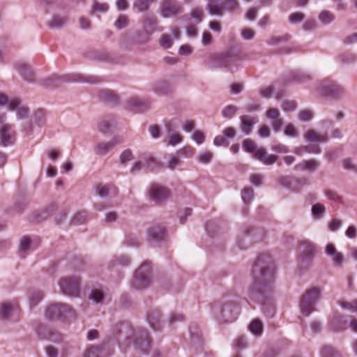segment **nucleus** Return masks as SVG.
<instances>
[{
    "mask_svg": "<svg viewBox=\"0 0 357 357\" xmlns=\"http://www.w3.org/2000/svg\"><path fill=\"white\" fill-rule=\"evenodd\" d=\"M99 97L102 100L109 103H114L118 101L116 95L109 89H104L100 91Z\"/></svg>",
    "mask_w": 357,
    "mask_h": 357,
    "instance_id": "26",
    "label": "nucleus"
},
{
    "mask_svg": "<svg viewBox=\"0 0 357 357\" xmlns=\"http://www.w3.org/2000/svg\"><path fill=\"white\" fill-rule=\"evenodd\" d=\"M237 109L235 105H228L222 109V115L225 118L231 119L236 114Z\"/></svg>",
    "mask_w": 357,
    "mask_h": 357,
    "instance_id": "39",
    "label": "nucleus"
},
{
    "mask_svg": "<svg viewBox=\"0 0 357 357\" xmlns=\"http://www.w3.org/2000/svg\"><path fill=\"white\" fill-rule=\"evenodd\" d=\"M318 93L333 98H340L344 93V88L329 79L322 80L317 88Z\"/></svg>",
    "mask_w": 357,
    "mask_h": 357,
    "instance_id": "7",
    "label": "nucleus"
},
{
    "mask_svg": "<svg viewBox=\"0 0 357 357\" xmlns=\"http://www.w3.org/2000/svg\"><path fill=\"white\" fill-rule=\"evenodd\" d=\"M172 40L168 34H162L160 40V45L165 49L169 48L172 46Z\"/></svg>",
    "mask_w": 357,
    "mask_h": 357,
    "instance_id": "49",
    "label": "nucleus"
},
{
    "mask_svg": "<svg viewBox=\"0 0 357 357\" xmlns=\"http://www.w3.org/2000/svg\"><path fill=\"white\" fill-rule=\"evenodd\" d=\"M317 252V248L314 243L305 239L300 242V258L301 263L310 264Z\"/></svg>",
    "mask_w": 357,
    "mask_h": 357,
    "instance_id": "12",
    "label": "nucleus"
},
{
    "mask_svg": "<svg viewBox=\"0 0 357 357\" xmlns=\"http://www.w3.org/2000/svg\"><path fill=\"white\" fill-rule=\"evenodd\" d=\"M292 178L291 176H280L277 179L278 183L286 188L292 190L291 188Z\"/></svg>",
    "mask_w": 357,
    "mask_h": 357,
    "instance_id": "44",
    "label": "nucleus"
},
{
    "mask_svg": "<svg viewBox=\"0 0 357 357\" xmlns=\"http://www.w3.org/2000/svg\"><path fill=\"white\" fill-rule=\"evenodd\" d=\"M15 68L20 73V75L24 78V79L28 82H32L33 80V74L32 73L30 67L22 62H17L15 64Z\"/></svg>",
    "mask_w": 357,
    "mask_h": 357,
    "instance_id": "23",
    "label": "nucleus"
},
{
    "mask_svg": "<svg viewBox=\"0 0 357 357\" xmlns=\"http://www.w3.org/2000/svg\"><path fill=\"white\" fill-rule=\"evenodd\" d=\"M151 3L148 1V0H137L134 3V7L137 8L139 12H144L146 11L150 6Z\"/></svg>",
    "mask_w": 357,
    "mask_h": 357,
    "instance_id": "43",
    "label": "nucleus"
},
{
    "mask_svg": "<svg viewBox=\"0 0 357 357\" xmlns=\"http://www.w3.org/2000/svg\"><path fill=\"white\" fill-rule=\"evenodd\" d=\"M243 149L248 153H255L254 157L266 165H272L279 157L277 155H268L262 148L257 149L256 144L250 139H246L243 142Z\"/></svg>",
    "mask_w": 357,
    "mask_h": 357,
    "instance_id": "4",
    "label": "nucleus"
},
{
    "mask_svg": "<svg viewBox=\"0 0 357 357\" xmlns=\"http://www.w3.org/2000/svg\"><path fill=\"white\" fill-rule=\"evenodd\" d=\"M319 166V162L315 160H303L295 167L297 169L314 171Z\"/></svg>",
    "mask_w": 357,
    "mask_h": 357,
    "instance_id": "25",
    "label": "nucleus"
},
{
    "mask_svg": "<svg viewBox=\"0 0 357 357\" xmlns=\"http://www.w3.org/2000/svg\"><path fill=\"white\" fill-rule=\"evenodd\" d=\"M342 62L346 64L351 63L357 60L356 56L351 52H347L341 56Z\"/></svg>",
    "mask_w": 357,
    "mask_h": 357,
    "instance_id": "50",
    "label": "nucleus"
},
{
    "mask_svg": "<svg viewBox=\"0 0 357 357\" xmlns=\"http://www.w3.org/2000/svg\"><path fill=\"white\" fill-rule=\"evenodd\" d=\"M291 36L289 34H285L282 36H275L273 37L268 42L270 45L278 44L280 42H287L290 39Z\"/></svg>",
    "mask_w": 357,
    "mask_h": 357,
    "instance_id": "53",
    "label": "nucleus"
},
{
    "mask_svg": "<svg viewBox=\"0 0 357 357\" xmlns=\"http://www.w3.org/2000/svg\"><path fill=\"white\" fill-rule=\"evenodd\" d=\"M155 314H158L157 312H155ZM154 312L152 313H148L147 314V319L150 324V326L154 329V330H160V324H159V317L155 318L153 317Z\"/></svg>",
    "mask_w": 357,
    "mask_h": 357,
    "instance_id": "47",
    "label": "nucleus"
},
{
    "mask_svg": "<svg viewBox=\"0 0 357 357\" xmlns=\"http://www.w3.org/2000/svg\"><path fill=\"white\" fill-rule=\"evenodd\" d=\"M241 36L245 40H252L255 36V31L253 30H252L251 29H248V28L244 29L241 31Z\"/></svg>",
    "mask_w": 357,
    "mask_h": 357,
    "instance_id": "64",
    "label": "nucleus"
},
{
    "mask_svg": "<svg viewBox=\"0 0 357 357\" xmlns=\"http://www.w3.org/2000/svg\"><path fill=\"white\" fill-rule=\"evenodd\" d=\"M183 137L178 134L175 133L169 136L168 145L175 146L177 144H179L182 142Z\"/></svg>",
    "mask_w": 357,
    "mask_h": 357,
    "instance_id": "52",
    "label": "nucleus"
},
{
    "mask_svg": "<svg viewBox=\"0 0 357 357\" xmlns=\"http://www.w3.org/2000/svg\"><path fill=\"white\" fill-rule=\"evenodd\" d=\"M149 194L152 201L158 204H161L167 199L169 191L165 187L158 184H153L151 185Z\"/></svg>",
    "mask_w": 357,
    "mask_h": 357,
    "instance_id": "15",
    "label": "nucleus"
},
{
    "mask_svg": "<svg viewBox=\"0 0 357 357\" xmlns=\"http://www.w3.org/2000/svg\"><path fill=\"white\" fill-rule=\"evenodd\" d=\"M326 197L335 202H337L340 200V196L337 195V193L332 190H328L325 192Z\"/></svg>",
    "mask_w": 357,
    "mask_h": 357,
    "instance_id": "61",
    "label": "nucleus"
},
{
    "mask_svg": "<svg viewBox=\"0 0 357 357\" xmlns=\"http://www.w3.org/2000/svg\"><path fill=\"white\" fill-rule=\"evenodd\" d=\"M88 81V77L81 73H73L61 76L57 75H52L43 81V85L47 88L57 87L62 83L67 82H86Z\"/></svg>",
    "mask_w": 357,
    "mask_h": 357,
    "instance_id": "3",
    "label": "nucleus"
},
{
    "mask_svg": "<svg viewBox=\"0 0 357 357\" xmlns=\"http://www.w3.org/2000/svg\"><path fill=\"white\" fill-rule=\"evenodd\" d=\"M61 291L65 295L78 296L79 294V279L75 277L62 278L59 282Z\"/></svg>",
    "mask_w": 357,
    "mask_h": 357,
    "instance_id": "10",
    "label": "nucleus"
},
{
    "mask_svg": "<svg viewBox=\"0 0 357 357\" xmlns=\"http://www.w3.org/2000/svg\"><path fill=\"white\" fill-rule=\"evenodd\" d=\"M239 310V306L233 301H225L221 305L220 314L226 322H232L236 319Z\"/></svg>",
    "mask_w": 357,
    "mask_h": 357,
    "instance_id": "13",
    "label": "nucleus"
},
{
    "mask_svg": "<svg viewBox=\"0 0 357 357\" xmlns=\"http://www.w3.org/2000/svg\"><path fill=\"white\" fill-rule=\"evenodd\" d=\"M192 139L197 143V144H201L204 141V136L203 133L199 130H196L193 132L192 135Z\"/></svg>",
    "mask_w": 357,
    "mask_h": 357,
    "instance_id": "62",
    "label": "nucleus"
},
{
    "mask_svg": "<svg viewBox=\"0 0 357 357\" xmlns=\"http://www.w3.org/2000/svg\"><path fill=\"white\" fill-rule=\"evenodd\" d=\"M132 158V152L127 149L123 151L120 155V161L121 164H125Z\"/></svg>",
    "mask_w": 357,
    "mask_h": 357,
    "instance_id": "58",
    "label": "nucleus"
},
{
    "mask_svg": "<svg viewBox=\"0 0 357 357\" xmlns=\"http://www.w3.org/2000/svg\"><path fill=\"white\" fill-rule=\"evenodd\" d=\"M195 153V149L190 146H185L177 151L176 154L178 156L192 158Z\"/></svg>",
    "mask_w": 357,
    "mask_h": 357,
    "instance_id": "34",
    "label": "nucleus"
},
{
    "mask_svg": "<svg viewBox=\"0 0 357 357\" xmlns=\"http://www.w3.org/2000/svg\"><path fill=\"white\" fill-rule=\"evenodd\" d=\"M128 25V17L125 15H121L114 23V26L118 29L126 28Z\"/></svg>",
    "mask_w": 357,
    "mask_h": 357,
    "instance_id": "40",
    "label": "nucleus"
},
{
    "mask_svg": "<svg viewBox=\"0 0 357 357\" xmlns=\"http://www.w3.org/2000/svg\"><path fill=\"white\" fill-rule=\"evenodd\" d=\"M13 313V307L9 303H3L0 305V317L3 320H9Z\"/></svg>",
    "mask_w": 357,
    "mask_h": 357,
    "instance_id": "28",
    "label": "nucleus"
},
{
    "mask_svg": "<svg viewBox=\"0 0 357 357\" xmlns=\"http://www.w3.org/2000/svg\"><path fill=\"white\" fill-rule=\"evenodd\" d=\"M319 21L324 24H329L335 20V16L328 10H323L319 15Z\"/></svg>",
    "mask_w": 357,
    "mask_h": 357,
    "instance_id": "33",
    "label": "nucleus"
},
{
    "mask_svg": "<svg viewBox=\"0 0 357 357\" xmlns=\"http://www.w3.org/2000/svg\"><path fill=\"white\" fill-rule=\"evenodd\" d=\"M213 158V153L210 151H205L197 155V160L202 164H208Z\"/></svg>",
    "mask_w": 357,
    "mask_h": 357,
    "instance_id": "38",
    "label": "nucleus"
},
{
    "mask_svg": "<svg viewBox=\"0 0 357 357\" xmlns=\"http://www.w3.org/2000/svg\"><path fill=\"white\" fill-rule=\"evenodd\" d=\"M250 331L256 335H260L262 333V324L258 320H254L250 325Z\"/></svg>",
    "mask_w": 357,
    "mask_h": 357,
    "instance_id": "41",
    "label": "nucleus"
},
{
    "mask_svg": "<svg viewBox=\"0 0 357 357\" xmlns=\"http://www.w3.org/2000/svg\"><path fill=\"white\" fill-rule=\"evenodd\" d=\"M183 11V6L176 0H163L160 7V15L165 18L175 17Z\"/></svg>",
    "mask_w": 357,
    "mask_h": 357,
    "instance_id": "11",
    "label": "nucleus"
},
{
    "mask_svg": "<svg viewBox=\"0 0 357 357\" xmlns=\"http://www.w3.org/2000/svg\"><path fill=\"white\" fill-rule=\"evenodd\" d=\"M45 316L49 320L66 321L75 316V312L68 304L53 303L46 307Z\"/></svg>",
    "mask_w": 357,
    "mask_h": 357,
    "instance_id": "2",
    "label": "nucleus"
},
{
    "mask_svg": "<svg viewBox=\"0 0 357 357\" xmlns=\"http://www.w3.org/2000/svg\"><path fill=\"white\" fill-rule=\"evenodd\" d=\"M128 103L130 106L134 107L139 110H141L142 107H145V105L137 98H132L130 99Z\"/></svg>",
    "mask_w": 357,
    "mask_h": 357,
    "instance_id": "60",
    "label": "nucleus"
},
{
    "mask_svg": "<svg viewBox=\"0 0 357 357\" xmlns=\"http://www.w3.org/2000/svg\"><path fill=\"white\" fill-rule=\"evenodd\" d=\"M191 16L196 20L197 22H200L204 16V11L202 9L196 8L192 11Z\"/></svg>",
    "mask_w": 357,
    "mask_h": 357,
    "instance_id": "63",
    "label": "nucleus"
},
{
    "mask_svg": "<svg viewBox=\"0 0 357 357\" xmlns=\"http://www.w3.org/2000/svg\"><path fill=\"white\" fill-rule=\"evenodd\" d=\"M66 24V20L60 16H54L48 23V26L51 29H60Z\"/></svg>",
    "mask_w": 357,
    "mask_h": 357,
    "instance_id": "31",
    "label": "nucleus"
},
{
    "mask_svg": "<svg viewBox=\"0 0 357 357\" xmlns=\"http://www.w3.org/2000/svg\"><path fill=\"white\" fill-rule=\"evenodd\" d=\"M325 211V207L324 205L321 204H316L313 205L312 208V213L314 217L319 215L320 214L324 213Z\"/></svg>",
    "mask_w": 357,
    "mask_h": 357,
    "instance_id": "59",
    "label": "nucleus"
},
{
    "mask_svg": "<svg viewBox=\"0 0 357 357\" xmlns=\"http://www.w3.org/2000/svg\"><path fill=\"white\" fill-rule=\"evenodd\" d=\"M43 298V293L40 291H33L29 294V300L33 305H36Z\"/></svg>",
    "mask_w": 357,
    "mask_h": 357,
    "instance_id": "46",
    "label": "nucleus"
},
{
    "mask_svg": "<svg viewBox=\"0 0 357 357\" xmlns=\"http://www.w3.org/2000/svg\"><path fill=\"white\" fill-rule=\"evenodd\" d=\"M96 194L102 197L105 198L107 196L115 197L117 195L119 191L118 188L112 184H98L95 187Z\"/></svg>",
    "mask_w": 357,
    "mask_h": 357,
    "instance_id": "19",
    "label": "nucleus"
},
{
    "mask_svg": "<svg viewBox=\"0 0 357 357\" xmlns=\"http://www.w3.org/2000/svg\"><path fill=\"white\" fill-rule=\"evenodd\" d=\"M86 212H78L75 214L73 219V223L75 225H79L86 221L87 220Z\"/></svg>",
    "mask_w": 357,
    "mask_h": 357,
    "instance_id": "48",
    "label": "nucleus"
},
{
    "mask_svg": "<svg viewBox=\"0 0 357 357\" xmlns=\"http://www.w3.org/2000/svg\"><path fill=\"white\" fill-rule=\"evenodd\" d=\"M34 122L41 126L45 123L46 114L44 110L38 109L33 116Z\"/></svg>",
    "mask_w": 357,
    "mask_h": 357,
    "instance_id": "35",
    "label": "nucleus"
},
{
    "mask_svg": "<svg viewBox=\"0 0 357 357\" xmlns=\"http://www.w3.org/2000/svg\"><path fill=\"white\" fill-rule=\"evenodd\" d=\"M91 300L96 303H102L104 300V291L102 289L93 288L91 291Z\"/></svg>",
    "mask_w": 357,
    "mask_h": 357,
    "instance_id": "30",
    "label": "nucleus"
},
{
    "mask_svg": "<svg viewBox=\"0 0 357 357\" xmlns=\"http://www.w3.org/2000/svg\"><path fill=\"white\" fill-rule=\"evenodd\" d=\"M314 116V113L310 109H304L300 112L298 119L300 121L306 122L310 121Z\"/></svg>",
    "mask_w": 357,
    "mask_h": 357,
    "instance_id": "45",
    "label": "nucleus"
},
{
    "mask_svg": "<svg viewBox=\"0 0 357 357\" xmlns=\"http://www.w3.org/2000/svg\"><path fill=\"white\" fill-rule=\"evenodd\" d=\"M285 135L291 137H296L298 136V132L291 123L287 124L284 130Z\"/></svg>",
    "mask_w": 357,
    "mask_h": 357,
    "instance_id": "51",
    "label": "nucleus"
},
{
    "mask_svg": "<svg viewBox=\"0 0 357 357\" xmlns=\"http://www.w3.org/2000/svg\"><path fill=\"white\" fill-rule=\"evenodd\" d=\"M321 152V149L319 146H303L297 149L296 153L298 155H302L303 153H319Z\"/></svg>",
    "mask_w": 357,
    "mask_h": 357,
    "instance_id": "32",
    "label": "nucleus"
},
{
    "mask_svg": "<svg viewBox=\"0 0 357 357\" xmlns=\"http://www.w3.org/2000/svg\"><path fill=\"white\" fill-rule=\"evenodd\" d=\"M241 120V130L245 135H249L255 124L258 123L259 119L257 116H251L250 115H243L240 117Z\"/></svg>",
    "mask_w": 357,
    "mask_h": 357,
    "instance_id": "21",
    "label": "nucleus"
},
{
    "mask_svg": "<svg viewBox=\"0 0 357 357\" xmlns=\"http://www.w3.org/2000/svg\"><path fill=\"white\" fill-rule=\"evenodd\" d=\"M148 240L151 243H156L162 241L165 237L164 228L155 225L148 229Z\"/></svg>",
    "mask_w": 357,
    "mask_h": 357,
    "instance_id": "20",
    "label": "nucleus"
},
{
    "mask_svg": "<svg viewBox=\"0 0 357 357\" xmlns=\"http://www.w3.org/2000/svg\"><path fill=\"white\" fill-rule=\"evenodd\" d=\"M153 90L158 95H164L169 91V86L165 81L159 80L153 84Z\"/></svg>",
    "mask_w": 357,
    "mask_h": 357,
    "instance_id": "29",
    "label": "nucleus"
},
{
    "mask_svg": "<svg viewBox=\"0 0 357 357\" xmlns=\"http://www.w3.org/2000/svg\"><path fill=\"white\" fill-rule=\"evenodd\" d=\"M305 18V15L300 12L291 13L289 17V22L291 24H297L301 22Z\"/></svg>",
    "mask_w": 357,
    "mask_h": 357,
    "instance_id": "42",
    "label": "nucleus"
},
{
    "mask_svg": "<svg viewBox=\"0 0 357 357\" xmlns=\"http://www.w3.org/2000/svg\"><path fill=\"white\" fill-rule=\"evenodd\" d=\"M123 142V140L120 137H114L109 142L100 143L96 147V152L99 155H105L114 147L119 144Z\"/></svg>",
    "mask_w": 357,
    "mask_h": 357,
    "instance_id": "22",
    "label": "nucleus"
},
{
    "mask_svg": "<svg viewBox=\"0 0 357 357\" xmlns=\"http://www.w3.org/2000/svg\"><path fill=\"white\" fill-rule=\"evenodd\" d=\"M213 144L217 146H228L229 143L225 137L218 135L214 138Z\"/></svg>",
    "mask_w": 357,
    "mask_h": 357,
    "instance_id": "56",
    "label": "nucleus"
},
{
    "mask_svg": "<svg viewBox=\"0 0 357 357\" xmlns=\"http://www.w3.org/2000/svg\"><path fill=\"white\" fill-rule=\"evenodd\" d=\"M258 261L252 271L254 283L249 290V297L251 300L262 304V310L267 316L272 317L275 314V306L272 302L266 303L264 294L271 288L275 280V267L273 265L260 267Z\"/></svg>",
    "mask_w": 357,
    "mask_h": 357,
    "instance_id": "1",
    "label": "nucleus"
},
{
    "mask_svg": "<svg viewBox=\"0 0 357 357\" xmlns=\"http://www.w3.org/2000/svg\"><path fill=\"white\" fill-rule=\"evenodd\" d=\"M9 110L16 111L18 119H24L28 117L29 109L27 107L22 105L20 99H13L9 104Z\"/></svg>",
    "mask_w": 357,
    "mask_h": 357,
    "instance_id": "18",
    "label": "nucleus"
},
{
    "mask_svg": "<svg viewBox=\"0 0 357 357\" xmlns=\"http://www.w3.org/2000/svg\"><path fill=\"white\" fill-rule=\"evenodd\" d=\"M112 352L105 348V345L91 346V357H109Z\"/></svg>",
    "mask_w": 357,
    "mask_h": 357,
    "instance_id": "24",
    "label": "nucleus"
},
{
    "mask_svg": "<svg viewBox=\"0 0 357 357\" xmlns=\"http://www.w3.org/2000/svg\"><path fill=\"white\" fill-rule=\"evenodd\" d=\"M151 278V268L148 263L145 262L135 273L134 286L137 289H144L149 285Z\"/></svg>",
    "mask_w": 357,
    "mask_h": 357,
    "instance_id": "9",
    "label": "nucleus"
},
{
    "mask_svg": "<svg viewBox=\"0 0 357 357\" xmlns=\"http://www.w3.org/2000/svg\"><path fill=\"white\" fill-rule=\"evenodd\" d=\"M342 165L344 169L347 170L353 171L357 172V165L354 164L352 160L349 158L344 159L342 161Z\"/></svg>",
    "mask_w": 357,
    "mask_h": 357,
    "instance_id": "54",
    "label": "nucleus"
},
{
    "mask_svg": "<svg viewBox=\"0 0 357 357\" xmlns=\"http://www.w3.org/2000/svg\"><path fill=\"white\" fill-rule=\"evenodd\" d=\"M93 10L96 12L105 13L108 10V6L107 3L95 1L93 4Z\"/></svg>",
    "mask_w": 357,
    "mask_h": 357,
    "instance_id": "57",
    "label": "nucleus"
},
{
    "mask_svg": "<svg viewBox=\"0 0 357 357\" xmlns=\"http://www.w3.org/2000/svg\"><path fill=\"white\" fill-rule=\"evenodd\" d=\"M208 65L211 69L227 68L231 72L237 70L238 66L236 58L229 55L214 56L213 60L210 61Z\"/></svg>",
    "mask_w": 357,
    "mask_h": 357,
    "instance_id": "8",
    "label": "nucleus"
},
{
    "mask_svg": "<svg viewBox=\"0 0 357 357\" xmlns=\"http://www.w3.org/2000/svg\"><path fill=\"white\" fill-rule=\"evenodd\" d=\"M132 342L143 352L148 351L151 342L147 331L143 329H139L137 334H135Z\"/></svg>",
    "mask_w": 357,
    "mask_h": 357,
    "instance_id": "17",
    "label": "nucleus"
},
{
    "mask_svg": "<svg viewBox=\"0 0 357 357\" xmlns=\"http://www.w3.org/2000/svg\"><path fill=\"white\" fill-rule=\"evenodd\" d=\"M321 298V291L317 287L307 290L302 296L300 302V310L303 315L309 316L315 310V305Z\"/></svg>",
    "mask_w": 357,
    "mask_h": 357,
    "instance_id": "5",
    "label": "nucleus"
},
{
    "mask_svg": "<svg viewBox=\"0 0 357 357\" xmlns=\"http://www.w3.org/2000/svg\"><path fill=\"white\" fill-rule=\"evenodd\" d=\"M38 248L36 239L23 236L19 241L18 252L21 257H25Z\"/></svg>",
    "mask_w": 357,
    "mask_h": 357,
    "instance_id": "14",
    "label": "nucleus"
},
{
    "mask_svg": "<svg viewBox=\"0 0 357 357\" xmlns=\"http://www.w3.org/2000/svg\"><path fill=\"white\" fill-rule=\"evenodd\" d=\"M305 138L308 141L326 142L328 140L327 135H319L314 130H308L305 135Z\"/></svg>",
    "mask_w": 357,
    "mask_h": 357,
    "instance_id": "27",
    "label": "nucleus"
},
{
    "mask_svg": "<svg viewBox=\"0 0 357 357\" xmlns=\"http://www.w3.org/2000/svg\"><path fill=\"white\" fill-rule=\"evenodd\" d=\"M239 4L237 0H225L221 4L217 1H209L206 5V9L211 15L222 17L224 11L234 12L238 8Z\"/></svg>",
    "mask_w": 357,
    "mask_h": 357,
    "instance_id": "6",
    "label": "nucleus"
},
{
    "mask_svg": "<svg viewBox=\"0 0 357 357\" xmlns=\"http://www.w3.org/2000/svg\"><path fill=\"white\" fill-rule=\"evenodd\" d=\"M296 102L293 100H284L282 105V107L285 112L293 111L296 108Z\"/></svg>",
    "mask_w": 357,
    "mask_h": 357,
    "instance_id": "55",
    "label": "nucleus"
},
{
    "mask_svg": "<svg viewBox=\"0 0 357 357\" xmlns=\"http://www.w3.org/2000/svg\"><path fill=\"white\" fill-rule=\"evenodd\" d=\"M321 356L322 357H340V355L331 346H326L322 349Z\"/></svg>",
    "mask_w": 357,
    "mask_h": 357,
    "instance_id": "37",
    "label": "nucleus"
},
{
    "mask_svg": "<svg viewBox=\"0 0 357 357\" xmlns=\"http://www.w3.org/2000/svg\"><path fill=\"white\" fill-rule=\"evenodd\" d=\"M253 196L254 190L252 188L246 187L243 190L241 197L245 204H249L253 199Z\"/></svg>",
    "mask_w": 357,
    "mask_h": 357,
    "instance_id": "36",
    "label": "nucleus"
},
{
    "mask_svg": "<svg viewBox=\"0 0 357 357\" xmlns=\"http://www.w3.org/2000/svg\"><path fill=\"white\" fill-rule=\"evenodd\" d=\"M15 139V132L13 126L8 123L3 124L0 127V144L3 146L11 145Z\"/></svg>",
    "mask_w": 357,
    "mask_h": 357,
    "instance_id": "16",
    "label": "nucleus"
}]
</instances>
